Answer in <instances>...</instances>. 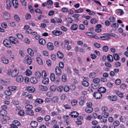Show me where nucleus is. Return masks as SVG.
I'll use <instances>...</instances> for the list:
<instances>
[{"mask_svg": "<svg viewBox=\"0 0 128 128\" xmlns=\"http://www.w3.org/2000/svg\"><path fill=\"white\" fill-rule=\"evenodd\" d=\"M23 62L24 63L30 64L32 62L31 57L29 55H26L23 60Z\"/></svg>", "mask_w": 128, "mask_h": 128, "instance_id": "obj_1", "label": "nucleus"}, {"mask_svg": "<svg viewBox=\"0 0 128 128\" xmlns=\"http://www.w3.org/2000/svg\"><path fill=\"white\" fill-rule=\"evenodd\" d=\"M9 40L12 44H18L19 42V41L17 39L14 37L10 36L9 38Z\"/></svg>", "mask_w": 128, "mask_h": 128, "instance_id": "obj_2", "label": "nucleus"}, {"mask_svg": "<svg viewBox=\"0 0 128 128\" xmlns=\"http://www.w3.org/2000/svg\"><path fill=\"white\" fill-rule=\"evenodd\" d=\"M93 96L96 99H99L102 97V95L100 92L98 91L94 92Z\"/></svg>", "mask_w": 128, "mask_h": 128, "instance_id": "obj_3", "label": "nucleus"}, {"mask_svg": "<svg viewBox=\"0 0 128 128\" xmlns=\"http://www.w3.org/2000/svg\"><path fill=\"white\" fill-rule=\"evenodd\" d=\"M3 42L4 44L7 47L10 48L12 46L11 42L7 39L4 40Z\"/></svg>", "mask_w": 128, "mask_h": 128, "instance_id": "obj_4", "label": "nucleus"}, {"mask_svg": "<svg viewBox=\"0 0 128 128\" xmlns=\"http://www.w3.org/2000/svg\"><path fill=\"white\" fill-rule=\"evenodd\" d=\"M86 99V97L84 96L80 97L79 98L80 100L79 104L80 105L82 106L84 104L85 102V100Z\"/></svg>", "mask_w": 128, "mask_h": 128, "instance_id": "obj_5", "label": "nucleus"}, {"mask_svg": "<svg viewBox=\"0 0 128 128\" xmlns=\"http://www.w3.org/2000/svg\"><path fill=\"white\" fill-rule=\"evenodd\" d=\"M123 10L120 9H117L116 11V14L118 16H121L124 14Z\"/></svg>", "mask_w": 128, "mask_h": 128, "instance_id": "obj_6", "label": "nucleus"}, {"mask_svg": "<svg viewBox=\"0 0 128 128\" xmlns=\"http://www.w3.org/2000/svg\"><path fill=\"white\" fill-rule=\"evenodd\" d=\"M19 72L16 69H14L11 72V76L12 77H15L19 74Z\"/></svg>", "mask_w": 128, "mask_h": 128, "instance_id": "obj_7", "label": "nucleus"}, {"mask_svg": "<svg viewBox=\"0 0 128 128\" xmlns=\"http://www.w3.org/2000/svg\"><path fill=\"white\" fill-rule=\"evenodd\" d=\"M56 74L58 76H60L62 74L61 70L58 66H56L55 70Z\"/></svg>", "mask_w": 128, "mask_h": 128, "instance_id": "obj_8", "label": "nucleus"}, {"mask_svg": "<svg viewBox=\"0 0 128 128\" xmlns=\"http://www.w3.org/2000/svg\"><path fill=\"white\" fill-rule=\"evenodd\" d=\"M24 77L21 75L18 76L16 78V80L18 82H22L24 81Z\"/></svg>", "mask_w": 128, "mask_h": 128, "instance_id": "obj_9", "label": "nucleus"}, {"mask_svg": "<svg viewBox=\"0 0 128 128\" xmlns=\"http://www.w3.org/2000/svg\"><path fill=\"white\" fill-rule=\"evenodd\" d=\"M69 115L72 118H75L78 115V113L76 111H73Z\"/></svg>", "mask_w": 128, "mask_h": 128, "instance_id": "obj_10", "label": "nucleus"}, {"mask_svg": "<svg viewBox=\"0 0 128 128\" xmlns=\"http://www.w3.org/2000/svg\"><path fill=\"white\" fill-rule=\"evenodd\" d=\"M27 90L29 92H34L35 90V88L32 86H28L27 88Z\"/></svg>", "mask_w": 128, "mask_h": 128, "instance_id": "obj_11", "label": "nucleus"}, {"mask_svg": "<svg viewBox=\"0 0 128 128\" xmlns=\"http://www.w3.org/2000/svg\"><path fill=\"white\" fill-rule=\"evenodd\" d=\"M26 114L30 116H33L34 115V111L31 110H26Z\"/></svg>", "mask_w": 128, "mask_h": 128, "instance_id": "obj_12", "label": "nucleus"}, {"mask_svg": "<svg viewBox=\"0 0 128 128\" xmlns=\"http://www.w3.org/2000/svg\"><path fill=\"white\" fill-rule=\"evenodd\" d=\"M47 46L48 48L50 50H52L54 49V46L53 44L51 42H48V44Z\"/></svg>", "mask_w": 128, "mask_h": 128, "instance_id": "obj_13", "label": "nucleus"}, {"mask_svg": "<svg viewBox=\"0 0 128 128\" xmlns=\"http://www.w3.org/2000/svg\"><path fill=\"white\" fill-rule=\"evenodd\" d=\"M100 85L98 83H94L92 84V87L94 89H96L99 87Z\"/></svg>", "mask_w": 128, "mask_h": 128, "instance_id": "obj_14", "label": "nucleus"}, {"mask_svg": "<svg viewBox=\"0 0 128 128\" xmlns=\"http://www.w3.org/2000/svg\"><path fill=\"white\" fill-rule=\"evenodd\" d=\"M12 2L14 7L15 8H16L18 6V1L16 0H12Z\"/></svg>", "mask_w": 128, "mask_h": 128, "instance_id": "obj_15", "label": "nucleus"}, {"mask_svg": "<svg viewBox=\"0 0 128 128\" xmlns=\"http://www.w3.org/2000/svg\"><path fill=\"white\" fill-rule=\"evenodd\" d=\"M7 113L6 111L4 110H2L0 111V115L4 117L6 116Z\"/></svg>", "mask_w": 128, "mask_h": 128, "instance_id": "obj_16", "label": "nucleus"}, {"mask_svg": "<svg viewBox=\"0 0 128 128\" xmlns=\"http://www.w3.org/2000/svg\"><path fill=\"white\" fill-rule=\"evenodd\" d=\"M52 33L56 36H59L62 34V32L60 31L54 30L52 32Z\"/></svg>", "mask_w": 128, "mask_h": 128, "instance_id": "obj_17", "label": "nucleus"}, {"mask_svg": "<svg viewBox=\"0 0 128 128\" xmlns=\"http://www.w3.org/2000/svg\"><path fill=\"white\" fill-rule=\"evenodd\" d=\"M30 125L32 128H36L38 125V122L36 121H32L30 123Z\"/></svg>", "mask_w": 128, "mask_h": 128, "instance_id": "obj_18", "label": "nucleus"}, {"mask_svg": "<svg viewBox=\"0 0 128 128\" xmlns=\"http://www.w3.org/2000/svg\"><path fill=\"white\" fill-rule=\"evenodd\" d=\"M4 18L6 20L9 19L10 18V14L6 12H5L3 14Z\"/></svg>", "mask_w": 128, "mask_h": 128, "instance_id": "obj_19", "label": "nucleus"}, {"mask_svg": "<svg viewBox=\"0 0 128 128\" xmlns=\"http://www.w3.org/2000/svg\"><path fill=\"white\" fill-rule=\"evenodd\" d=\"M38 81V80L37 78L34 77H32L30 80L31 82L33 84H36Z\"/></svg>", "mask_w": 128, "mask_h": 128, "instance_id": "obj_20", "label": "nucleus"}, {"mask_svg": "<svg viewBox=\"0 0 128 128\" xmlns=\"http://www.w3.org/2000/svg\"><path fill=\"white\" fill-rule=\"evenodd\" d=\"M98 90L100 92L103 93L106 92V89L104 87H101L98 89Z\"/></svg>", "mask_w": 128, "mask_h": 128, "instance_id": "obj_21", "label": "nucleus"}, {"mask_svg": "<svg viewBox=\"0 0 128 128\" xmlns=\"http://www.w3.org/2000/svg\"><path fill=\"white\" fill-rule=\"evenodd\" d=\"M108 98L109 99L113 101H116L117 99V97L115 96H109Z\"/></svg>", "mask_w": 128, "mask_h": 128, "instance_id": "obj_22", "label": "nucleus"}, {"mask_svg": "<svg viewBox=\"0 0 128 128\" xmlns=\"http://www.w3.org/2000/svg\"><path fill=\"white\" fill-rule=\"evenodd\" d=\"M107 59L110 62H111L113 61V58L112 56L110 54H108L107 56Z\"/></svg>", "mask_w": 128, "mask_h": 128, "instance_id": "obj_23", "label": "nucleus"}, {"mask_svg": "<svg viewBox=\"0 0 128 128\" xmlns=\"http://www.w3.org/2000/svg\"><path fill=\"white\" fill-rule=\"evenodd\" d=\"M1 59L2 62L4 64H7L9 63L8 60L4 57L2 58Z\"/></svg>", "mask_w": 128, "mask_h": 128, "instance_id": "obj_24", "label": "nucleus"}, {"mask_svg": "<svg viewBox=\"0 0 128 128\" xmlns=\"http://www.w3.org/2000/svg\"><path fill=\"white\" fill-rule=\"evenodd\" d=\"M0 83L3 86H6L8 84V82L2 79L0 80Z\"/></svg>", "mask_w": 128, "mask_h": 128, "instance_id": "obj_25", "label": "nucleus"}, {"mask_svg": "<svg viewBox=\"0 0 128 128\" xmlns=\"http://www.w3.org/2000/svg\"><path fill=\"white\" fill-rule=\"evenodd\" d=\"M46 40L43 38H42L40 39L39 40V44L42 45H44L45 44Z\"/></svg>", "mask_w": 128, "mask_h": 128, "instance_id": "obj_26", "label": "nucleus"}, {"mask_svg": "<svg viewBox=\"0 0 128 128\" xmlns=\"http://www.w3.org/2000/svg\"><path fill=\"white\" fill-rule=\"evenodd\" d=\"M78 27V25L76 24H74L71 26V29L72 30H75L77 29Z\"/></svg>", "mask_w": 128, "mask_h": 128, "instance_id": "obj_27", "label": "nucleus"}, {"mask_svg": "<svg viewBox=\"0 0 128 128\" xmlns=\"http://www.w3.org/2000/svg\"><path fill=\"white\" fill-rule=\"evenodd\" d=\"M93 110L92 107H87L85 109V111L88 113H90L92 112Z\"/></svg>", "mask_w": 128, "mask_h": 128, "instance_id": "obj_28", "label": "nucleus"}, {"mask_svg": "<svg viewBox=\"0 0 128 128\" xmlns=\"http://www.w3.org/2000/svg\"><path fill=\"white\" fill-rule=\"evenodd\" d=\"M58 57L60 59H62L64 57V55L60 51H58L57 53Z\"/></svg>", "mask_w": 128, "mask_h": 128, "instance_id": "obj_29", "label": "nucleus"}, {"mask_svg": "<svg viewBox=\"0 0 128 128\" xmlns=\"http://www.w3.org/2000/svg\"><path fill=\"white\" fill-rule=\"evenodd\" d=\"M27 51L28 52L31 56H34V52L31 48H28Z\"/></svg>", "mask_w": 128, "mask_h": 128, "instance_id": "obj_30", "label": "nucleus"}, {"mask_svg": "<svg viewBox=\"0 0 128 128\" xmlns=\"http://www.w3.org/2000/svg\"><path fill=\"white\" fill-rule=\"evenodd\" d=\"M7 8L8 9H10L11 6V1L10 0H8L6 2Z\"/></svg>", "mask_w": 128, "mask_h": 128, "instance_id": "obj_31", "label": "nucleus"}, {"mask_svg": "<svg viewBox=\"0 0 128 128\" xmlns=\"http://www.w3.org/2000/svg\"><path fill=\"white\" fill-rule=\"evenodd\" d=\"M13 124L15 126H19L20 125V122L18 120H14L12 122Z\"/></svg>", "mask_w": 128, "mask_h": 128, "instance_id": "obj_32", "label": "nucleus"}, {"mask_svg": "<svg viewBox=\"0 0 128 128\" xmlns=\"http://www.w3.org/2000/svg\"><path fill=\"white\" fill-rule=\"evenodd\" d=\"M115 92L116 94L120 98H122L123 96V94L119 90H116Z\"/></svg>", "mask_w": 128, "mask_h": 128, "instance_id": "obj_33", "label": "nucleus"}, {"mask_svg": "<svg viewBox=\"0 0 128 128\" xmlns=\"http://www.w3.org/2000/svg\"><path fill=\"white\" fill-rule=\"evenodd\" d=\"M113 56L114 60H119L120 57L118 54L116 53H114L113 54Z\"/></svg>", "mask_w": 128, "mask_h": 128, "instance_id": "obj_34", "label": "nucleus"}, {"mask_svg": "<svg viewBox=\"0 0 128 128\" xmlns=\"http://www.w3.org/2000/svg\"><path fill=\"white\" fill-rule=\"evenodd\" d=\"M8 89L10 91H13L16 90V88L15 86H9L8 88Z\"/></svg>", "mask_w": 128, "mask_h": 128, "instance_id": "obj_35", "label": "nucleus"}, {"mask_svg": "<svg viewBox=\"0 0 128 128\" xmlns=\"http://www.w3.org/2000/svg\"><path fill=\"white\" fill-rule=\"evenodd\" d=\"M66 20H67L68 23L71 24L73 20L70 17H68L66 18Z\"/></svg>", "mask_w": 128, "mask_h": 128, "instance_id": "obj_36", "label": "nucleus"}, {"mask_svg": "<svg viewBox=\"0 0 128 128\" xmlns=\"http://www.w3.org/2000/svg\"><path fill=\"white\" fill-rule=\"evenodd\" d=\"M40 88L42 91H46L48 90V88L47 87L42 85H40Z\"/></svg>", "mask_w": 128, "mask_h": 128, "instance_id": "obj_37", "label": "nucleus"}, {"mask_svg": "<svg viewBox=\"0 0 128 128\" xmlns=\"http://www.w3.org/2000/svg\"><path fill=\"white\" fill-rule=\"evenodd\" d=\"M82 84L85 86H88L89 85V83L87 80H85L84 79H83V80L82 82Z\"/></svg>", "mask_w": 128, "mask_h": 128, "instance_id": "obj_38", "label": "nucleus"}, {"mask_svg": "<svg viewBox=\"0 0 128 128\" xmlns=\"http://www.w3.org/2000/svg\"><path fill=\"white\" fill-rule=\"evenodd\" d=\"M98 20L95 18H92L90 21V22L92 24H95L98 22Z\"/></svg>", "mask_w": 128, "mask_h": 128, "instance_id": "obj_39", "label": "nucleus"}, {"mask_svg": "<svg viewBox=\"0 0 128 128\" xmlns=\"http://www.w3.org/2000/svg\"><path fill=\"white\" fill-rule=\"evenodd\" d=\"M50 78L52 81H54L55 80L54 74L53 73H51L50 75Z\"/></svg>", "mask_w": 128, "mask_h": 128, "instance_id": "obj_40", "label": "nucleus"}, {"mask_svg": "<svg viewBox=\"0 0 128 128\" xmlns=\"http://www.w3.org/2000/svg\"><path fill=\"white\" fill-rule=\"evenodd\" d=\"M35 76L38 78H40L41 76V74L39 71H37L35 72Z\"/></svg>", "mask_w": 128, "mask_h": 128, "instance_id": "obj_41", "label": "nucleus"}, {"mask_svg": "<svg viewBox=\"0 0 128 128\" xmlns=\"http://www.w3.org/2000/svg\"><path fill=\"white\" fill-rule=\"evenodd\" d=\"M56 88V86L55 85H52L51 86L50 88V91L52 92H54Z\"/></svg>", "mask_w": 128, "mask_h": 128, "instance_id": "obj_42", "label": "nucleus"}, {"mask_svg": "<svg viewBox=\"0 0 128 128\" xmlns=\"http://www.w3.org/2000/svg\"><path fill=\"white\" fill-rule=\"evenodd\" d=\"M37 61L38 62V63L41 65L43 64V63L42 59L40 57L37 58H36Z\"/></svg>", "mask_w": 128, "mask_h": 128, "instance_id": "obj_43", "label": "nucleus"}, {"mask_svg": "<svg viewBox=\"0 0 128 128\" xmlns=\"http://www.w3.org/2000/svg\"><path fill=\"white\" fill-rule=\"evenodd\" d=\"M62 81L64 82H66L67 81L66 76L65 74H64L62 76Z\"/></svg>", "mask_w": 128, "mask_h": 128, "instance_id": "obj_44", "label": "nucleus"}, {"mask_svg": "<svg viewBox=\"0 0 128 128\" xmlns=\"http://www.w3.org/2000/svg\"><path fill=\"white\" fill-rule=\"evenodd\" d=\"M52 100L54 102H56L58 101V98L57 96L54 97L52 99Z\"/></svg>", "mask_w": 128, "mask_h": 128, "instance_id": "obj_45", "label": "nucleus"}, {"mask_svg": "<svg viewBox=\"0 0 128 128\" xmlns=\"http://www.w3.org/2000/svg\"><path fill=\"white\" fill-rule=\"evenodd\" d=\"M49 81V79L48 78H46L42 80V82L44 84H47L48 83Z\"/></svg>", "mask_w": 128, "mask_h": 128, "instance_id": "obj_46", "label": "nucleus"}, {"mask_svg": "<svg viewBox=\"0 0 128 128\" xmlns=\"http://www.w3.org/2000/svg\"><path fill=\"white\" fill-rule=\"evenodd\" d=\"M35 102H36L40 104L43 102V101L40 98H37L35 100Z\"/></svg>", "mask_w": 128, "mask_h": 128, "instance_id": "obj_47", "label": "nucleus"}, {"mask_svg": "<svg viewBox=\"0 0 128 128\" xmlns=\"http://www.w3.org/2000/svg\"><path fill=\"white\" fill-rule=\"evenodd\" d=\"M4 93L6 95L8 96L11 95L12 94L11 92L8 90H5L4 92Z\"/></svg>", "mask_w": 128, "mask_h": 128, "instance_id": "obj_48", "label": "nucleus"}, {"mask_svg": "<svg viewBox=\"0 0 128 128\" xmlns=\"http://www.w3.org/2000/svg\"><path fill=\"white\" fill-rule=\"evenodd\" d=\"M24 112L23 110H20L18 112V114L20 116H24Z\"/></svg>", "mask_w": 128, "mask_h": 128, "instance_id": "obj_49", "label": "nucleus"}, {"mask_svg": "<svg viewBox=\"0 0 128 128\" xmlns=\"http://www.w3.org/2000/svg\"><path fill=\"white\" fill-rule=\"evenodd\" d=\"M110 26L112 28H118V23H114L112 24Z\"/></svg>", "mask_w": 128, "mask_h": 128, "instance_id": "obj_50", "label": "nucleus"}, {"mask_svg": "<svg viewBox=\"0 0 128 128\" xmlns=\"http://www.w3.org/2000/svg\"><path fill=\"white\" fill-rule=\"evenodd\" d=\"M83 11V9L82 8H80L79 9L77 10H76L74 11L76 13H80L82 12Z\"/></svg>", "mask_w": 128, "mask_h": 128, "instance_id": "obj_51", "label": "nucleus"}, {"mask_svg": "<svg viewBox=\"0 0 128 128\" xmlns=\"http://www.w3.org/2000/svg\"><path fill=\"white\" fill-rule=\"evenodd\" d=\"M94 33L90 32H87L85 34L86 35L90 36V38H92Z\"/></svg>", "mask_w": 128, "mask_h": 128, "instance_id": "obj_52", "label": "nucleus"}, {"mask_svg": "<svg viewBox=\"0 0 128 128\" xmlns=\"http://www.w3.org/2000/svg\"><path fill=\"white\" fill-rule=\"evenodd\" d=\"M64 87L62 86H60L57 88V90L58 91L60 92H62L64 90Z\"/></svg>", "mask_w": 128, "mask_h": 128, "instance_id": "obj_53", "label": "nucleus"}, {"mask_svg": "<svg viewBox=\"0 0 128 128\" xmlns=\"http://www.w3.org/2000/svg\"><path fill=\"white\" fill-rule=\"evenodd\" d=\"M96 74L94 72L91 73L89 74V76L90 78H94L96 76Z\"/></svg>", "mask_w": 128, "mask_h": 128, "instance_id": "obj_54", "label": "nucleus"}, {"mask_svg": "<svg viewBox=\"0 0 128 128\" xmlns=\"http://www.w3.org/2000/svg\"><path fill=\"white\" fill-rule=\"evenodd\" d=\"M32 72L29 69L27 70L26 72V74L27 76H30L32 75Z\"/></svg>", "mask_w": 128, "mask_h": 128, "instance_id": "obj_55", "label": "nucleus"}, {"mask_svg": "<svg viewBox=\"0 0 128 128\" xmlns=\"http://www.w3.org/2000/svg\"><path fill=\"white\" fill-rule=\"evenodd\" d=\"M77 102L76 100H74L71 102V103L72 106H74L76 104Z\"/></svg>", "mask_w": 128, "mask_h": 128, "instance_id": "obj_56", "label": "nucleus"}, {"mask_svg": "<svg viewBox=\"0 0 128 128\" xmlns=\"http://www.w3.org/2000/svg\"><path fill=\"white\" fill-rule=\"evenodd\" d=\"M32 106L30 104H28L25 106V108L26 109H28V110H30L32 109Z\"/></svg>", "mask_w": 128, "mask_h": 128, "instance_id": "obj_57", "label": "nucleus"}, {"mask_svg": "<svg viewBox=\"0 0 128 128\" xmlns=\"http://www.w3.org/2000/svg\"><path fill=\"white\" fill-rule=\"evenodd\" d=\"M102 49L104 51L106 52L108 50V47L107 46H104L103 47Z\"/></svg>", "mask_w": 128, "mask_h": 128, "instance_id": "obj_58", "label": "nucleus"}, {"mask_svg": "<svg viewBox=\"0 0 128 128\" xmlns=\"http://www.w3.org/2000/svg\"><path fill=\"white\" fill-rule=\"evenodd\" d=\"M126 120V118L124 116H121L120 118V122H123L125 121Z\"/></svg>", "mask_w": 128, "mask_h": 128, "instance_id": "obj_59", "label": "nucleus"}, {"mask_svg": "<svg viewBox=\"0 0 128 128\" xmlns=\"http://www.w3.org/2000/svg\"><path fill=\"white\" fill-rule=\"evenodd\" d=\"M28 8L31 13H33L34 12V9L31 5L28 6Z\"/></svg>", "mask_w": 128, "mask_h": 128, "instance_id": "obj_60", "label": "nucleus"}, {"mask_svg": "<svg viewBox=\"0 0 128 128\" xmlns=\"http://www.w3.org/2000/svg\"><path fill=\"white\" fill-rule=\"evenodd\" d=\"M102 114L103 116L106 118L108 117L109 115L108 113L106 112H102Z\"/></svg>", "mask_w": 128, "mask_h": 128, "instance_id": "obj_61", "label": "nucleus"}, {"mask_svg": "<svg viewBox=\"0 0 128 128\" xmlns=\"http://www.w3.org/2000/svg\"><path fill=\"white\" fill-rule=\"evenodd\" d=\"M108 109L107 108L106 106L103 107L102 108V112H106L108 110Z\"/></svg>", "mask_w": 128, "mask_h": 128, "instance_id": "obj_62", "label": "nucleus"}, {"mask_svg": "<svg viewBox=\"0 0 128 128\" xmlns=\"http://www.w3.org/2000/svg\"><path fill=\"white\" fill-rule=\"evenodd\" d=\"M100 81V79L98 78H95L93 80V82L94 83H98Z\"/></svg>", "mask_w": 128, "mask_h": 128, "instance_id": "obj_63", "label": "nucleus"}, {"mask_svg": "<svg viewBox=\"0 0 128 128\" xmlns=\"http://www.w3.org/2000/svg\"><path fill=\"white\" fill-rule=\"evenodd\" d=\"M15 19L16 21L19 22L20 20V18L19 16L17 15H15L14 16Z\"/></svg>", "mask_w": 128, "mask_h": 128, "instance_id": "obj_64", "label": "nucleus"}]
</instances>
